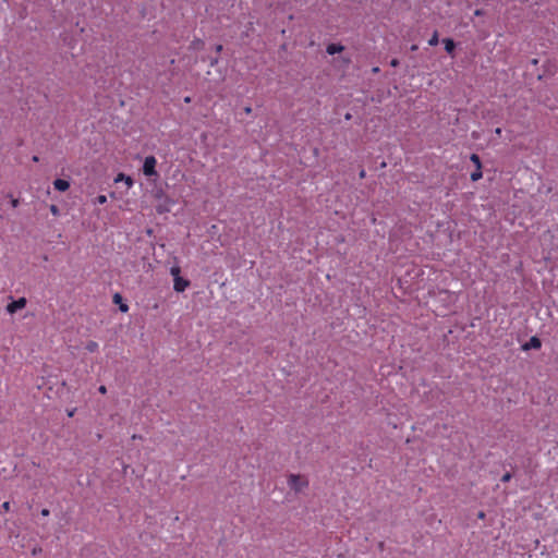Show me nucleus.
Returning a JSON list of instances; mask_svg holds the SVG:
<instances>
[{"mask_svg": "<svg viewBox=\"0 0 558 558\" xmlns=\"http://www.w3.org/2000/svg\"><path fill=\"white\" fill-rule=\"evenodd\" d=\"M442 43L445 45L446 51L451 54L456 48L454 41L451 38H445Z\"/></svg>", "mask_w": 558, "mask_h": 558, "instance_id": "9d476101", "label": "nucleus"}, {"mask_svg": "<svg viewBox=\"0 0 558 558\" xmlns=\"http://www.w3.org/2000/svg\"><path fill=\"white\" fill-rule=\"evenodd\" d=\"M53 186L56 190H58L60 192H65L66 190H69L70 183H69V181L63 180V179H56L53 181Z\"/></svg>", "mask_w": 558, "mask_h": 558, "instance_id": "0eeeda50", "label": "nucleus"}, {"mask_svg": "<svg viewBox=\"0 0 558 558\" xmlns=\"http://www.w3.org/2000/svg\"><path fill=\"white\" fill-rule=\"evenodd\" d=\"M344 50V47L340 44H329L326 48L328 54L340 53Z\"/></svg>", "mask_w": 558, "mask_h": 558, "instance_id": "6e6552de", "label": "nucleus"}, {"mask_svg": "<svg viewBox=\"0 0 558 558\" xmlns=\"http://www.w3.org/2000/svg\"><path fill=\"white\" fill-rule=\"evenodd\" d=\"M390 65L391 66H398L399 65V61L397 59H392L391 62H390Z\"/></svg>", "mask_w": 558, "mask_h": 558, "instance_id": "393cba45", "label": "nucleus"}, {"mask_svg": "<svg viewBox=\"0 0 558 558\" xmlns=\"http://www.w3.org/2000/svg\"><path fill=\"white\" fill-rule=\"evenodd\" d=\"M438 41H439L438 33H437V32H435V33L432 35V37L429 38L428 44H429L430 46H436V45H438Z\"/></svg>", "mask_w": 558, "mask_h": 558, "instance_id": "4468645a", "label": "nucleus"}, {"mask_svg": "<svg viewBox=\"0 0 558 558\" xmlns=\"http://www.w3.org/2000/svg\"><path fill=\"white\" fill-rule=\"evenodd\" d=\"M2 509L4 512H8L10 510V502L9 501H4L2 504Z\"/></svg>", "mask_w": 558, "mask_h": 558, "instance_id": "6ab92c4d", "label": "nucleus"}, {"mask_svg": "<svg viewBox=\"0 0 558 558\" xmlns=\"http://www.w3.org/2000/svg\"><path fill=\"white\" fill-rule=\"evenodd\" d=\"M114 182L118 183V182H123L125 183L126 187L128 189H131L134 184V181L131 177L129 175H125L124 173H119L116 178H114Z\"/></svg>", "mask_w": 558, "mask_h": 558, "instance_id": "423d86ee", "label": "nucleus"}, {"mask_svg": "<svg viewBox=\"0 0 558 558\" xmlns=\"http://www.w3.org/2000/svg\"><path fill=\"white\" fill-rule=\"evenodd\" d=\"M50 211H51V214H53V215H58L59 209H58V207H57L56 205H51V206H50Z\"/></svg>", "mask_w": 558, "mask_h": 558, "instance_id": "412c9836", "label": "nucleus"}, {"mask_svg": "<svg viewBox=\"0 0 558 558\" xmlns=\"http://www.w3.org/2000/svg\"><path fill=\"white\" fill-rule=\"evenodd\" d=\"M41 553V547L36 546L32 549V555L36 556Z\"/></svg>", "mask_w": 558, "mask_h": 558, "instance_id": "a211bd4d", "label": "nucleus"}, {"mask_svg": "<svg viewBox=\"0 0 558 558\" xmlns=\"http://www.w3.org/2000/svg\"><path fill=\"white\" fill-rule=\"evenodd\" d=\"M495 133H496L497 135H500V134H501V129H500V128H497V129H496V131H495Z\"/></svg>", "mask_w": 558, "mask_h": 558, "instance_id": "2f4dec72", "label": "nucleus"}, {"mask_svg": "<svg viewBox=\"0 0 558 558\" xmlns=\"http://www.w3.org/2000/svg\"><path fill=\"white\" fill-rule=\"evenodd\" d=\"M216 52L219 53L222 51V45H217L215 48Z\"/></svg>", "mask_w": 558, "mask_h": 558, "instance_id": "bb28decb", "label": "nucleus"}, {"mask_svg": "<svg viewBox=\"0 0 558 558\" xmlns=\"http://www.w3.org/2000/svg\"><path fill=\"white\" fill-rule=\"evenodd\" d=\"M483 177L482 168H476L474 172L471 173V180L473 182L478 181Z\"/></svg>", "mask_w": 558, "mask_h": 558, "instance_id": "ddd939ff", "label": "nucleus"}, {"mask_svg": "<svg viewBox=\"0 0 558 558\" xmlns=\"http://www.w3.org/2000/svg\"><path fill=\"white\" fill-rule=\"evenodd\" d=\"M107 202V196L106 195H98L95 199V203L96 204H105Z\"/></svg>", "mask_w": 558, "mask_h": 558, "instance_id": "2eb2a0df", "label": "nucleus"}, {"mask_svg": "<svg viewBox=\"0 0 558 558\" xmlns=\"http://www.w3.org/2000/svg\"><path fill=\"white\" fill-rule=\"evenodd\" d=\"M75 413V409L68 411V415L72 417Z\"/></svg>", "mask_w": 558, "mask_h": 558, "instance_id": "c85d7f7f", "label": "nucleus"}, {"mask_svg": "<svg viewBox=\"0 0 558 558\" xmlns=\"http://www.w3.org/2000/svg\"><path fill=\"white\" fill-rule=\"evenodd\" d=\"M33 160H34V161H38V157H37V156H34V157H33Z\"/></svg>", "mask_w": 558, "mask_h": 558, "instance_id": "72a5a7b5", "label": "nucleus"}, {"mask_svg": "<svg viewBox=\"0 0 558 558\" xmlns=\"http://www.w3.org/2000/svg\"><path fill=\"white\" fill-rule=\"evenodd\" d=\"M510 478H511V474L510 473H506V474L502 475L501 481L502 482H509Z\"/></svg>", "mask_w": 558, "mask_h": 558, "instance_id": "aec40b11", "label": "nucleus"}, {"mask_svg": "<svg viewBox=\"0 0 558 558\" xmlns=\"http://www.w3.org/2000/svg\"><path fill=\"white\" fill-rule=\"evenodd\" d=\"M173 281V289L177 292H183L190 286V281L182 277H177Z\"/></svg>", "mask_w": 558, "mask_h": 558, "instance_id": "20e7f679", "label": "nucleus"}, {"mask_svg": "<svg viewBox=\"0 0 558 558\" xmlns=\"http://www.w3.org/2000/svg\"><path fill=\"white\" fill-rule=\"evenodd\" d=\"M26 306V299L20 298L7 305V312L10 314H14L19 310H22Z\"/></svg>", "mask_w": 558, "mask_h": 558, "instance_id": "7ed1b4c3", "label": "nucleus"}, {"mask_svg": "<svg viewBox=\"0 0 558 558\" xmlns=\"http://www.w3.org/2000/svg\"><path fill=\"white\" fill-rule=\"evenodd\" d=\"M98 343L96 341H88L85 345V349L88 351V352H96L98 350Z\"/></svg>", "mask_w": 558, "mask_h": 558, "instance_id": "9b49d317", "label": "nucleus"}, {"mask_svg": "<svg viewBox=\"0 0 558 558\" xmlns=\"http://www.w3.org/2000/svg\"><path fill=\"white\" fill-rule=\"evenodd\" d=\"M542 347V342L538 337L533 336L530 338L529 342L523 344V350H531V349H539Z\"/></svg>", "mask_w": 558, "mask_h": 558, "instance_id": "39448f33", "label": "nucleus"}, {"mask_svg": "<svg viewBox=\"0 0 558 558\" xmlns=\"http://www.w3.org/2000/svg\"><path fill=\"white\" fill-rule=\"evenodd\" d=\"M203 45H204V43H203L202 40H199V39L194 40V41L192 43V46H193V48H195V49H196V48H199V47H201V46H203Z\"/></svg>", "mask_w": 558, "mask_h": 558, "instance_id": "f3484780", "label": "nucleus"}, {"mask_svg": "<svg viewBox=\"0 0 558 558\" xmlns=\"http://www.w3.org/2000/svg\"><path fill=\"white\" fill-rule=\"evenodd\" d=\"M98 391H99L100 393H102V395L107 393V388H106V386H104V385L99 386Z\"/></svg>", "mask_w": 558, "mask_h": 558, "instance_id": "4be33fe9", "label": "nucleus"}, {"mask_svg": "<svg viewBox=\"0 0 558 558\" xmlns=\"http://www.w3.org/2000/svg\"><path fill=\"white\" fill-rule=\"evenodd\" d=\"M113 302L120 304L119 308L121 312L125 313L129 311V306L125 303H122V296L119 293L113 295Z\"/></svg>", "mask_w": 558, "mask_h": 558, "instance_id": "1a4fd4ad", "label": "nucleus"}, {"mask_svg": "<svg viewBox=\"0 0 558 558\" xmlns=\"http://www.w3.org/2000/svg\"><path fill=\"white\" fill-rule=\"evenodd\" d=\"M474 14H475V15H477V16H480V15H482V14H483V11H482V10H475Z\"/></svg>", "mask_w": 558, "mask_h": 558, "instance_id": "c756f323", "label": "nucleus"}, {"mask_svg": "<svg viewBox=\"0 0 558 558\" xmlns=\"http://www.w3.org/2000/svg\"><path fill=\"white\" fill-rule=\"evenodd\" d=\"M365 177V170L360 171V178L363 179Z\"/></svg>", "mask_w": 558, "mask_h": 558, "instance_id": "7c9ffc66", "label": "nucleus"}, {"mask_svg": "<svg viewBox=\"0 0 558 558\" xmlns=\"http://www.w3.org/2000/svg\"><path fill=\"white\" fill-rule=\"evenodd\" d=\"M11 205H12V207H17L19 206V199L17 198H13L11 201Z\"/></svg>", "mask_w": 558, "mask_h": 558, "instance_id": "b1692460", "label": "nucleus"}, {"mask_svg": "<svg viewBox=\"0 0 558 558\" xmlns=\"http://www.w3.org/2000/svg\"><path fill=\"white\" fill-rule=\"evenodd\" d=\"M184 101H185V102H190V101H191V98H190V97H185V98H184Z\"/></svg>", "mask_w": 558, "mask_h": 558, "instance_id": "473e14b6", "label": "nucleus"}, {"mask_svg": "<svg viewBox=\"0 0 558 558\" xmlns=\"http://www.w3.org/2000/svg\"><path fill=\"white\" fill-rule=\"evenodd\" d=\"M244 112H245L246 114H250V113L252 112V108H251V107H245V108H244Z\"/></svg>", "mask_w": 558, "mask_h": 558, "instance_id": "cd10ccee", "label": "nucleus"}, {"mask_svg": "<svg viewBox=\"0 0 558 558\" xmlns=\"http://www.w3.org/2000/svg\"><path fill=\"white\" fill-rule=\"evenodd\" d=\"M170 272H171V275H172L174 278L180 277V276H179V275H180V268H179L178 266L172 267V268L170 269Z\"/></svg>", "mask_w": 558, "mask_h": 558, "instance_id": "dca6fc26", "label": "nucleus"}, {"mask_svg": "<svg viewBox=\"0 0 558 558\" xmlns=\"http://www.w3.org/2000/svg\"><path fill=\"white\" fill-rule=\"evenodd\" d=\"M470 160L474 163L475 168H482V162H481V158L478 155L476 154H472L470 156Z\"/></svg>", "mask_w": 558, "mask_h": 558, "instance_id": "f8f14e48", "label": "nucleus"}, {"mask_svg": "<svg viewBox=\"0 0 558 558\" xmlns=\"http://www.w3.org/2000/svg\"><path fill=\"white\" fill-rule=\"evenodd\" d=\"M478 517H480V518H484V513H483V512H481V513L478 514Z\"/></svg>", "mask_w": 558, "mask_h": 558, "instance_id": "c9c22d12", "label": "nucleus"}, {"mask_svg": "<svg viewBox=\"0 0 558 558\" xmlns=\"http://www.w3.org/2000/svg\"><path fill=\"white\" fill-rule=\"evenodd\" d=\"M41 515H43V517H47V515H49V510H48V509H46V508H45V509H43V510H41Z\"/></svg>", "mask_w": 558, "mask_h": 558, "instance_id": "a878e982", "label": "nucleus"}, {"mask_svg": "<svg viewBox=\"0 0 558 558\" xmlns=\"http://www.w3.org/2000/svg\"><path fill=\"white\" fill-rule=\"evenodd\" d=\"M373 71H374V72H378V71H379V69H378V68H374V69H373Z\"/></svg>", "mask_w": 558, "mask_h": 558, "instance_id": "f704fd0d", "label": "nucleus"}, {"mask_svg": "<svg viewBox=\"0 0 558 558\" xmlns=\"http://www.w3.org/2000/svg\"><path fill=\"white\" fill-rule=\"evenodd\" d=\"M288 485L290 489L295 493H300L308 486V480L304 475L290 474L288 477Z\"/></svg>", "mask_w": 558, "mask_h": 558, "instance_id": "f257e3e1", "label": "nucleus"}, {"mask_svg": "<svg viewBox=\"0 0 558 558\" xmlns=\"http://www.w3.org/2000/svg\"><path fill=\"white\" fill-rule=\"evenodd\" d=\"M156 165H157L156 158L154 156H147L144 160L143 173L146 177L157 175Z\"/></svg>", "mask_w": 558, "mask_h": 558, "instance_id": "f03ea898", "label": "nucleus"}, {"mask_svg": "<svg viewBox=\"0 0 558 558\" xmlns=\"http://www.w3.org/2000/svg\"><path fill=\"white\" fill-rule=\"evenodd\" d=\"M218 63V58H213L209 62L210 66H215Z\"/></svg>", "mask_w": 558, "mask_h": 558, "instance_id": "5701e85b", "label": "nucleus"}]
</instances>
